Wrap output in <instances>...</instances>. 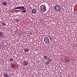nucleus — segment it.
<instances>
[{
	"instance_id": "obj_1",
	"label": "nucleus",
	"mask_w": 77,
	"mask_h": 77,
	"mask_svg": "<svg viewBox=\"0 0 77 77\" xmlns=\"http://www.w3.org/2000/svg\"><path fill=\"white\" fill-rule=\"evenodd\" d=\"M54 8L56 12H59L61 11L60 5L57 4H56L55 5V6H54Z\"/></svg>"
},
{
	"instance_id": "obj_2",
	"label": "nucleus",
	"mask_w": 77,
	"mask_h": 77,
	"mask_svg": "<svg viewBox=\"0 0 77 77\" xmlns=\"http://www.w3.org/2000/svg\"><path fill=\"white\" fill-rule=\"evenodd\" d=\"M41 11L42 12H45V11H46V10H47L46 9V7H45V6L44 5H41Z\"/></svg>"
},
{
	"instance_id": "obj_3",
	"label": "nucleus",
	"mask_w": 77,
	"mask_h": 77,
	"mask_svg": "<svg viewBox=\"0 0 77 77\" xmlns=\"http://www.w3.org/2000/svg\"><path fill=\"white\" fill-rule=\"evenodd\" d=\"M44 41L46 44H48L49 42H50V40H49V38L48 37L46 36L44 38Z\"/></svg>"
},
{
	"instance_id": "obj_4",
	"label": "nucleus",
	"mask_w": 77,
	"mask_h": 77,
	"mask_svg": "<svg viewBox=\"0 0 77 77\" xmlns=\"http://www.w3.org/2000/svg\"><path fill=\"white\" fill-rule=\"evenodd\" d=\"M64 61L65 62H66V63H68V62H69V61H70V59H69V58H67L64 59Z\"/></svg>"
},
{
	"instance_id": "obj_5",
	"label": "nucleus",
	"mask_w": 77,
	"mask_h": 77,
	"mask_svg": "<svg viewBox=\"0 0 77 77\" xmlns=\"http://www.w3.org/2000/svg\"><path fill=\"white\" fill-rule=\"evenodd\" d=\"M23 63L24 66H26L28 65V62L26 61H24Z\"/></svg>"
},
{
	"instance_id": "obj_6",
	"label": "nucleus",
	"mask_w": 77,
	"mask_h": 77,
	"mask_svg": "<svg viewBox=\"0 0 77 77\" xmlns=\"http://www.w3.org/2000/svg\"><path fill=\"white\" fill-rule=\"evenodd\" d=\"M4 34L2 32H0V38H3L4 36Z\"/></svg>"
},
{
	"instance_id": "obj_7",
	"label": "nucleus",
	"mask_w": 77,
	"mask_h": 77,
	"mask_svg": "<svg viewBox=\"0 0 77 77\" xmlns=\"http://www.w3.org/2000/svg\"><path fill=\"white\" fill-rule=\"evenodd\" d=\"M32 14H36V10L35 9H33L32 10Z\"/></svg>"
},
{
	"instance_id": "obj_8",
	"label": "nucleus",
	"mask_w": 77,
	"mask_h": 77,
	"mask_svg": "<svg viewBox=\"0 0 77 77\" xmlns=\"http://www.w3.org/2000/svg\"><path fill=\"white\" fill-rule=\"evenodd\" d=\"M24 50L25 52L26 53L29 52V49H28V48H24Z\"/></svg>"
},
{
	"instance_id": "obj_9",
	"label": "nucleus",
	"mask_w": 77,
	"mask_h": 77,
	"mask_svg": "<svg viewBox=\"0 0 77 77\" xmlns=\"http://www.w3.org/2000/svg\"><path fill=\"white\" fill-rule=\"evenodd\" d=\"M2 3L3 5H5V6H6L7 4H8V3L6 2H2Z\"/></svg>"
},
{
	"instance_id": "obj_10",
	"label": "nucleus",
	"mask_w": 77,
	"mask_h": 77,
	"mask_svg": "<svg viewBox=\"0 0 77 77\" xmlns=\"http://www.w3.org/2000/svg\"><path fill=\"white\" fill-rule=\"evenodd\" d=\"M47 60L49 62H51V59L50 58H48Z\"/></svg>"
},
{
	"instance_id": "obj_11",
	"label": "nucleus",
	"mask_w": 77,
	"mask_h": 77,
	"mask_svg": "<svg viewBox=\"0 0 77 77\" xmlns=\"http://www.w3.org/2000/svg\"><path fill=\"white\" fill-rule=\"evenodd\" d=\"M4 76L5 77H9V75L7 73H5L4 75Z\"/></svg>"
},
{
	"instance_id": "obj_12",
	"label": "nucleus",
	"mask_w": 77,
	"mask_h": 77,
	"mask_svg": "<svg viewBox=\"0 0 77 77\" xmlns=\"http://www.w3.org/2000/svg\"><path fill=\"white\" fill-rule=\"evenodd\" d=\"M20 9H21L22 10H24V9H25V8L23 6L20 7Z\"/></svg>"
},
{
	"instance_id": "obj_13",
	"label": "nucleus",
	"mask_w": 77,
	"mask_h": 77,
	"mask_svg": "<svg viewBox=\"0 0 77 77\" xmlns=\"http://www.w3.org/2000/svg\"><path fill=\"white\" fill-rule=\"evenodd\" d=\"M21 8V7L20 6H19L17 7H16L15 8V9H20Z\"/></svg>"
},
{
	"instance_id": "obj_14",
	"label": "nucleus",
	"mask_w": 77,
	"mask_h": 77,
	"mask_svg": "<svg viewBox=\"0 0 77 77\" xmlns=\"http://www.w3.org/2000/svg\"><path fill=\"white\" fill-rule=\"evenodd\" d=\"M49 62L48 61H47L46 62H45V64L46 65H48L49 64Z\"/></svg>"
},
{
	"instance_id": "obj_15",
	"label": "nucleus",
	"mask_w": 77,
	"mask_h": 77,
	"mask_svg": "<svg viewBox=\"0 0 77 77\" xmlns=\"http://www.w3.org/2000/svg\"><path fill=\"white\" fill-rule=\"evenodd\" d=\"M48 38H49V39H50V41H52V38H51V37L49 36L48 37Z\"/></svg>"
},
{
	"instance_id": "obj_16",
	"label": "nucleus",
	"mask_w": 77,
	"mask_h": 77,
	"mask_svg": "<svg viewBox=\"0 0 77 77\" xmlns=\"http://www.w3.org/2000/svg\"><path fill=\"white\" fill-rule=\"evenodd\" d=\"M44 59H47V57L46 56V55H45L44 56Z\"/></svg>"
},
{
	"instance_id": "obj_17",
	"label": "nucleus",
	"mask_w": 77,
	"mask_h": 77,
	"mask_svg": "<svg viewBox=\"0 0 77 77\" xmlns=\"http://www.w3.org/2000/svg\"><path fill=\"white\" fill-rule=\"evenodd\" d=\"M11 68H14V64H13V63H11Z\"/></svg>"
},
{
	"instance_id": "obj_18",
	"label": "nucleus",
	"mask_w": 77,
	"mask_h": 77,
	"mask_svg": "<svg viewBox=\"0 0 77 77\" xmlns=\"http://www.w3.org/2000/svg\"><path fill=\"white\" fill-rule=\"evenodd\" d=\"M16 21L17 22V23H18L20 21V20L19 19H16Z\"/></svg>"
},
{
	"instance_id": "obj_19",
	"label": "nucleus",
	"mask_w": 77,
	"mask_h": 77,
	"mask_svg": "<svg viewBox=\"0 0 77 77\" xmlns=\"http://www.w3.org/2000/svg\"><path fill=\"white\" fill-rule=\"evenodd\" d=\"M10 61H11L12 62V61L14 60V59H13V58H10Z\"/></svg>"
},
{
	"instance_id": "obj_20",
	"label": "nucleus",
	"mask_w": 77,
	"mask_h": 77,
	"mask_svg": "<svg viewBox=\"0 0 77 77\" xmlns=\"http://www.w3.org/2000/svg\"><path fill=\"white\" fill-rule=\"evenodd\" d=\"M22 12H24V13H26V10H24V11H22Z\"/></svg>"
},
{
	"instance_id": "obj_21",
	"label": "nucleus",
	"mask_w": 77,
	"mask_h": 77,
	"mask_svg": "<svg viewBox=\"0 0 77 77\" xmlns=\"http://www.w3.org/2000/svg\"><path fill=\"white\" fill-rule=\"evenodd\" d=\"M3 25L4 26H6V23H4Z\"/></svg>"
},
{
	"instance_id": "obj_22",
	"label": "nucleus",
	"mask_w": 77,
	"mask_h": 77,
	"mask_svg": "<svg viewBox=\"0 0 77 77\" xmlns=\"http://www.w3.org/2000/svg\"><path fill=\"white\" fill-rule=\"evenodd\" d=\"M4 23H3V22H2L1 23V24H2L3 25V24Z\"/></svg>"
},
{
	"instance_id": "obj_23",
	"label": "nucleus",
	"mask_w": 77,
	"mask_h": 77,
	"mask_svg": "<svg viewBox=\"0 0 77 77\" xmlns=\"http://www.w3.org/2000/svg\"><path fill=\"white\" fill-rule=\"evenodd\" d=\"M29 35H32V33H29Z\"/></svg>"
},
{
	"instance_id": "obj_24",
	"label": "nucleus",
	"mask_w": 77,
	"mask_h": 77,
	"mask_svg": "<svg viewBox=\"0 0 77 77\" xmlns=\"http://www.w3.org/2000/svg\"><path fill=\"white\" fill-rule=\"evenodd\" d=\"M28 36H30V34H29V35H28Z\"/></svg>"
},
{
	"instance_id": "obj_25",
	"label": "nucleus",
	"mask_w": 77,
	"mask_h": 77,
	"mask_svg": "<svg viewBox=\"0 0 77 77\" xmlns=\"http://www.w3.org/2000/svg\"><path fill=\"white\" fill-rule=\"evenodd\" d=\"M1 61L0 60V63H1Z\"/></svg>"
}]
</instances>
